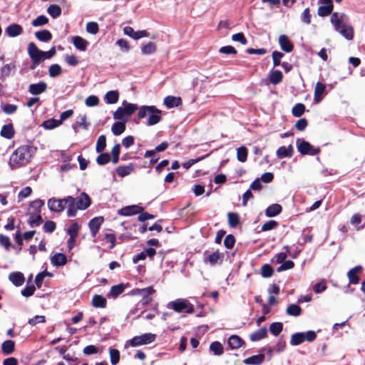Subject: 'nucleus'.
Returning <instances> with one entry per match:
<instances>
[{
	"mask_svg": "<svg viewBox=\"0 0 365 365\" xmlns=\"http://www.w3.org/2000/svg\"><path fill=\"white\" fill-rule=\"evenodd\" d=\"M28 54L31 60L30 68L35 69L38 65L45 60L44 51L40 50L34 42L28 45Z\"/></svg>",
	"mask_w": 365,
	"mask_h": 365,
	"instance_id": "39448f33",
	"label": "nucleus"
},
{
	"mask_svg": "<svg viewBox=\"0 0 365 365\" xmlns=\"http://www.w3.org/2000/svg\"><path fill=\"white\" fill-rule=\"evenodd\" d=\"M326 89V86L322 83L317 82L314 89V101L319 102L322 100V95Z\"/></svg>",
	"mask_w": 365,
	"mask_h": 365,
	"instance_id": "58836bf2",
	"label": "nucleus"
},
{
	"mask_svg": "<svg viewBox=\"0 0 365 365\" xmlns=\"http://www.w3.org/2000/svg\"><path fill=\"white\" fill-rule=\"evenodd\" d=\"M228 224L231 227H236L240 222V216L236 212H228Z\"/></svg>",
	"mask_w": 365,
	"mask_h": 365,
	"instance_id": "79ce46f5",
	"label": "nucleus"
},
{
	"mask_svg": "<svg viewBox=\"0 0 365 365\" xmlns=\"http://www.w3.org/2000/svg\"><path fill=\"white\" fill-rule=\"evenodd\" d=\"M56 228V224L55 222L52 220L46 221L43 226V231L47 233H52L53 232L55 231Z\"/></svg>",
	"mask_w": 365,
	"mask_h": 365,
	"instance_id": "69168bd1",
	"label": "nucleus"
},
{
	"mask_svg": "<svg viewBox=\"0 0 365 365\" xmlns=\"http://www.w3.org/2000/svg\"><path fill=\"white\" fill-rule=\"evenodd\" d=\"M210 351L213 353L214 355L221 356L224 353V347L222 344L217 341H213L210 345Z\"/></svg>",
	"mask_w": 365,
	"mask_h": 365,
	"instance_id": "c9c22d12",
	"label": "nucleus"
},
{
	"mask_svg": "<svg viewBox=\"0 0 365 365\" xmlns=\"http://www.w3.org/2000/svg\"><path fill=\"white\" fill-rule=\"evenodd\" d=\"M207 253H208L207 250H206L204 252V262H209L210 264H211L212 266L215 265L218 262L220 264L222 263L223 258H224V255L222 253L220 252L219 250H216L214 252H212V254L208 255L206 257V255Z\"/></svg>",
	"mask_w": 365,
	"mask_h": 365,
	"instance_id": "f8f14e48",
	"label": "nucleus"
},
{
	"mask_svg": "<svg viewBox=\"0 0 365 365\" xmlns=\"http://www.w3.org/2000/svg\"><path fill=\"white\" fill-rule=\"evenodd\" d=\"M103 222L104 217L103 216L95 217L89 221L88 227L93 237H96Z\"/></svg>",
	"mask_w": 365,
	"mask_h": 365,
	"instance_id": "ddd939ff",
	"label": "nucleus"
},
{
	"mask_svg": "<svg viewBox=\"0 0 365 365\" xmlns=\"http://www.w3.org/2000/svg\"><path fill=\"white\" fill-rule=\"evenodd\" d=\"M76 200L71 196H68L63 199H56L55 197L50 198L47 202L49 210L55 212H61L68 208L67 215L68 217H74V204Z\"/></svg>",
	"mask_w": 365,
	"mask_h": 365,
	"instance_id": "7ed1b4c3",
	"label": "nucleus"
},
{
	"mask_svg": "<svg viewBox=\"0 0 365 365\" xmlns=\"http://www.w3.org/2000/svg\"><path fill=\"white\" fill-rule=\"evenodd\" d=\"M305 106L303 103H297L292 108V113L294 117L299 118L304 114V113L305 112Z\"/></svg>",
	"mask_w": 365,
	"mask_h": 365,
	"instance_id": "de8ad7c7",
	"label": "nucleus"
},
{
	"mask_svg": "<svg viewBox=\"0 0 365 365\" xmlns=\"http://www.w3.org/2000/svg\"><path fill=\"white\" fill-rule=\"evenodd\" d=\"M282 211V207L281 205L274 203L267 207L265 210V215L268 217H273L280 214Z\"/></svg>",
	"mask_w": 365,
	"mask_h": 365,
	"instance_id": "bb28decb",
	"label": "nucleus"
},
{
	"mask_svg": "<svg viewBox=\"0 0 365 365\" xmlns=\"http://www.w3.org/2000/svg\"><path fill=\"white\" fill-rule=\"evenodd\" d=\"M125 290V285L123 283H120L117 285L112 286L110 292L108 293V297L116 299Z\"/></svg>",
	"mask_w": 365,
	"mask_h": 365,
	"instance_id": "c756f323",
	"label": "nucleus"
},
{
	"mask_svg": "<svg viewBox=\"0 0 365 365\" xmlns=\"http://www.w3.org/2000/svg\"><path fill=\"white\" fill-rule=\"evenodd\" d=\"M1 349L4 354L9 355L12 354L15 349V343L12 340H6L3 342Z\"/></svg>",
	"mask_w": 365,
	"mask_h": 365,
	"instance_id": "4c0bfd02",
	"label": "nucleus"
},
{
	"mask_svg": "<svg viewBox=\"0 0 365 365\" xmlns=\"http://www.w3.org/2000/svg\"><path fill=\"white\" fill-rule=\"evenodd\" d=\"M106 147V137L104 135H101L98 137L96 145V150L97 153H102Z\"/></svg>",
	"mask_w": 365,
	"mask_h": 365,
	"instance_id": "603ef678",
	"label": "nucleus"
},
{
	"mask_svg": "<svg viewBox=\"0 0 365 365\" xmlns=\"http://www.w3.org/2000/svg\"><path fill=\"white\" fill-rule=\"evenodd\" d=\"M228 345L232 349H237L245 345V341L237 335H232L228 339Z\"/></svg>",
	"mask_w": 365,
	"mask_h": 365,
	"instance_id": "a211bd4d",
	"label": "nucleus"
},
{
	"mask_svg": "<svg viewBox=\"0 0 365 365\" xmlns=\"http://www.w3.org/2000/svg\"><path fill=\"white\" fill-rule=\"evenodd\" d=\"M80 230V226L76 222H73L68 228L67 233L69 237H77L78 231Z\"/></svg>",
	"mask_w": 365,
	"mask_h": 365,
	"instance_id": "052dcab7",
	"label": "nucleus"
},
{
	"mask_svg": "<svg viewBox=\"0 0 365 365\" xmlns=\"http://www.w3.org/2000/svg\"><path fill=\"white\" fill-rule=\"evenodd\" d=\"M168 307L178 313L185 312L187 314H192L195 312L194 305L185 299H178L175 301L170 302L168 304Z\"/></svg>",
	"mask_w": 365,
	"mask_h": 365,
	"instance_id": "423d86ee",
	"label": "nucleus"
},
{
	"mask_svg": "<svg viewBox=\"0 0 365 365\" xmlns=\"http://www.w3.org/2000/svg\"><path fill=\"white\" fill-rule=\"evenodd\" d=\"M14 134H15V130H14V125L12 123L4 125L0 131L1 136L4 137L6 139H9V140L14 138Z\"/></svg>",
	"mask_w": 365,
	"mask_h": 365,
	"instance_id": "393cba45",
	"label": "nucleus"
},
{
	"mask_svg": "<svg viewBox=\"0 0 365 365\" xmlns=\"http://www.w3.org/2000/svg\"><path fill=\"white\" fill-rule=\"evenodd\" d=\"M76 202L74 204L75 215L78 210H86L91 203V198L86 192H81L79 196L75 198Z\"/></svg>",
	"mask_w": 365,
	"mask_h": 365,
	"instance_id": "9d476101",
	"label": "nucleus"
},
{
	"mask_svg": "<svg viewBox=\"0 0 365 365\" xmlns=\"http://www.w3.org/2000/svg\"><path fill=\"white\" fill-rule=\"evenodd\" d=\"M99 31L98 24L95 21H91L86 24V31L91 34H96Z\"/></svg>",
	"mask_w": 365,
	"mask_h": 365,
	"instance_id": "338daca9",
	"label": "nucleus"
},
{
	"mask_svg": "<svg viewBox=\"0 0 365 365\" xmlns=\"http://www.w3.org/2000/svg\"><path fill=\"white\" fill-rule=\"evenodd\" d=\"M293 153L294 148L292 145H289L287 147L281 146L276 152L277 156L279 158H291L293 155Z\"/></svg>",
	"mask_w": 365,
	"mask_h": 365,
	"instance_id": "6ab92c4d",
	"label": "nucleus"
},
{
	"mask_svg": "<svg viewBox=\"0 0 365 365\" xmlns=\"http://www.w3.org/2000/svg\"><path fill=\"white\" fill-rule=\"evenodd\" d=\"M92 306L95 308H106L107 306L106 299L100 294H95L93 296L91 300Z\"/></svg>",
	"mask_w": 365,
	"mask_h": 365,
	"instance_id": "c85d7f7f",
	"label": "nucleus"
},
{
	"mask_svg": "<svg viewBox=\"0 0 365 365\" xmlns=\"http://www.w3.org/2000/svg\"><path fill=\"white\" fill-rule=\"evenodd\" d=\"M72 41L74 46L81 51H86L88 45V42L79 36L73 37Z\"/></svg>",
	"mask_w": 365,
	"mask_h": 365,
	"instance_id": "2f4dec72",
	"label": "nucleus"
},
{
	"mask_svg": "<svg viewBox=\"0 0 365 365\" xmlns=\"http://www.w3.org/2000/svg\"><path fill=\"white\" fill-rule=\"evenodd\" d=\"M35 36L38 41L42 42H48L52 38L51 33L47 29L36 31L35 33Z\"/></svg>",
	"mask_w": 365,
	"mask_h": 365,
	"instance_id": "f704fd0d",
	"label": "nucleus"
},
{
	"mask_svg": "<svg viewBox=\"0 0 365 365\" xmlns=\"http://www.w3.org/2000/svg\"><path fill=\"white\" fill-rule=\"evenodd\" d=\"M264 358L265 356L264 354H259L245 359L244 363L250 365H259L264 361Z\"/></svg>",
	"mask_w": 365,
	"mask_h": 365,
	"instance_id": "7c9ffc66",
	"label": "nucleus"
},
{
	"mask_svg": "<svg viewBox=\"0 0 365 365\" xmlns=\"http://www.w3.org/2000/svg\"><path fill=\"white\" fill-rule=\"evenodd\" d=\"M28 215L29 217L27 223L31 227H38L43 222V218L41 213L29 212Z\"/></svg>",
	"mask_w": 365,
	"mask_h": 365,
	"instance_id": "aec40b11",
	"label": "nucleus"
},
{
	"mask_svg": "<svg viewBox=\"0 0 365 365\" xmlns=\"http://www.w3.org/2000/svg\"><path fill=\"white\" fill-rule=\"evenodd\" d=\"M133 170V163H129L128 165H120L117 167L115 169L117 175L121 178H124L130 175Z\"/></svg>",
	"mask_w": 365,
	"mask_h": 365,
	"instance_id": "cd10ccee",
	"label": "nucleus"
},
{
	"mask_svg": "<svg viewBox=\"0 0 365 365\" xmlns=\"http://www.w3.org/2000/svg\"><path fill=\"white\" fill-rule=\"evenodd\" d=\"M123 32L125 35L131 37L133 39H139L143 37L149 36V33L146 30H142L138 31H135L134 29L131 26H125L123 28Z\"/></svg>",
	"mask_w": 365,
	"mask_h": 365,
	"instance_id": "2eb2a0df",
	"label": "nucleus"
},
{
	"mask_svg": "<svg viewBox=\"0 0 365 365\" xmlns=\"http://www.w3.org/2000/svg\"><path fill=\"white\" fill-rule=\"evenodd\" d=\"M304 341V333L303 332H297L292 335L290 339V344L292 346H297L301 344Z\"/></svg>",
	"mask_w": 365,
	"mask_h": 365,
	"instance_id": "c03bdc74",
	"label": "nucleus"
},
{
	"mask_svg": "<svg viewBox=\"0 0 365 365\" xmlns=\"http://www.w3.org/2000/svg\"><path fill=\"white\" fill-rule=\"evenodd\" d=\"M9 279L16 287L21 286L25 281L24 274L20 272H11L9 276Z\"/></svg>",
	"mask_w": 365,
	"mask_h": 365,
	"instance_id": "5701e85b",
	"label": "nucleus"
},
{
	"mask_svg": "<svg viewBox=\"0 0 365 365\" xmlns=\"http://www.w3.org/2000/svg\"><path fill=\"white\" fill-rule=\"evenodd\" d=\"M144 208L138 205H128L118 210V215L120 216H131L142 212Z\"/></svg>",
	"mask_w": 365,
	"mask_h": 365,
	"instance_id": "9b49d317",
	"label": "nucleus"
},
{
	"mask_svg": "<svg viewBox=\"0 0 365 365\" xmlns=\"http://www.w3.org/2000/svg\"><path fill=\"white\" fill-rule=\"evenodd\" d=\"M155 289L153 288V286L148 287L146 288L143 289H133L132 294L133 295H140L141 296V299L140 300L139 303L143 306L145 307L148 304H149L152 301V294L155 293Z\"/></svg>",
	"mask_w": 365,
	"mask_h": 365,
	"instance_id": "0eeeda50",
	"label": "nucleus"
},
{
	"mask_svg": "<svg viewBox=\"0 0 365 365\" xmlns=\"http://www.w3.org/2000/svg\"><path fill=\"white\" fill-rule=\"evenodd\" d=\"M363 270V267L361 265L355 266L354 267L349 269L347 272V277L349 282L351 284H357L359 282L360 278L359 274Z\"/></svg>",
	"mask_w": 365,
	"mask_h": 365,
	"instance_id": "4468645a",
	"label": "nucleus"
},
{
	"mask_svg": "<svg viewBox=\"0 0 365 365\" xmlns=\"http://www.w3.org/2000/svg\"><path fill=\"white\" fill-rule=\"evenodd\" d=\"M302 313V309L301 307L297 304H290L287 308V314L293 316V317H298Z\"/></svg>",
	"mask_w": 365,
	"mask_h": 365,
	"instance_id": "a18cd8bd",
	"label": "nucleus"
},
{
	"mask_svg": "<svg viewBox=\"0 0 365 365\" xmlns=\"http://www.w3.org/2000/svg\"><path fill=\"white\" fill-rule=\"evenodd\" d=\"M30 208L34 210L33 213H41V208L44 206V201L40 199L30 202Z\"/></svg>",
	"mask_w": 365,
	"mask_h": 365,
	"instance_id": "49530a36",
	"label": "nucleus"
},
{
	"mask_svg": "<svg viewBox=\"0 0 365 365\" xmlns=\"http://www.w3.org/2000/svg\"><path fill=\"white\" fill-rule=\"evenodd\" d=\"M155 340V335L151 333H147L140 336H135L130 340L132 346H138L143 344H148Z\"/></svg>",
	"mask_w": 365,
	"mask_h": 365,
	"instance_id": "1a4fd4ad",
	"label": "nucleus"
},
{
	"mask_svg": "<svg viewBox=\"0 0 365 365\" xmlns=\"http://www.w3.org/2000/svg\"><path fill=\"white\" fill-rule=\"evenodd\" d=\"M294 262H292V260H287V261L285 260L277 269V271L278 272H282V271L291 269L294 268Z\"/></svg>",
	"mask_w": 365,
	"mask_h": 365,
	"instance_id": "774afa93",
	"label": "nucleus"
},
{
	"mask_svg": "<svg viewBox=\"0 0 365 365\" xmlns=\"http://www.w3.org/2000/svg\"><path fill=\"white\" fill-rule=\"evenodd\" d=\"M119 93L118 91H110L106 93L105 96L106 102L108 104H113L118 102Z\"/></svg>",
	"mask_w": 365,
	"mask_h": 365,
	"instance_id": "ea45409f",
	"label": "nucleus"
},
{
	"mask_svg": "<svg viewBox=\"0 0 365 365\" xmlns=\"http://www.w3.org/2000/svg\"><path fill=\"white\" fill-rule=\"evenodd\" d=\"M48 23V19L44 15H41V16H38L35 19H34L31 22V24L34 27H38L41 26L46 25Z\"/></svg>",
	"mask_w": 365,
	"mask_h": 365,
	"instance_id": "13d9d810",
	"label": "nucleus"
},
{
	"mask_svg": "<svg viewBox=\"0 0 365 365\" xmlns=\"http://www.w3.org/2000/svg\"><path fill=\"white\" fill-rule=\"evenodd\" d=\"M62 73V68L60 65L55 63L50 66L48 68L49 76L51 78H56L60 76Z\"/></svg>",
	"mask_w": 365,
	"mask_h": 365,
	"instance_id": "8fccbe9b",
	"label": "nucleus"
},
{
	"mask_svg": "<svg viewBox=\"0 0 365 365\" xmlns=\"http://www.w3.org/2000/svg\"><path fill=\"white\" fill-rule=\"evenodd\" d=\"M126 120L115 122L111 127V131L115 135H120L125 130Z\"/></svg>",
	"mask_w": 365,
	"mask_h": 365,
	"instance_id": "473e14b6",
	"label": "nucleus"
},
{
	"mask_svg": "<svg viewBox=\"0 0 365 365\" xmlns=\"http://www.w3.org/2000/svg\"><path fill=\"white\" fill-rule=\"evenodd\" d=\"M248 151L246 147L241 146L237 150V158L240 162L244 163L247 160Z\"/></svg>",
	"mask_w": 365,
	"mask_h": 365,
	"instance_id": "864d4df0",
	"label": "nucleus"
},
{
	"mask_svg": "<svg viewBox=\"0 0 365 365\" xmlns=\"http://www.w3.org/2000/svg\"><path fill=\"white\" fill-rule=\"evenodd\" d=\"M61 125V120H56L53 118L46 120L43 122L42 126L45 129L51 130Z\"/></svg>",
	"mask_w": 365,
	"mask_h": 365,
	"instance_id": "09e8293b",
	"label": "nucleus"
},
{
	"mask_svg": "<svg viewBox=\"0 0 365 365\" xmlns=\"http://www.w3.org/2000/svg\"><path fill=\"white\" fill-rule=\"evenodd\" d=\"M283 74L279 70H274L270 72L269 76V82L273 85H277L282 82Z\"/></svg>",
	"mask_w": 365,
	"mask_h": 365,
	"instance_id": "72a5a7b5",
	"label": "nucleus"
},
{
	"mask_svg": "<svg viewBox=\"0 0 365 365\" xmlns=\"http://www.w3.org/2000/svg\"><path fill=\"white\" fill-rule=\"evenodd\" d=\"M279 44L282 51L287 53H290L294 50V45L289 39L288 36L282 34L279 37Z\"/></svg>",
	"mask_w": 365,
	"mask_h": 365,
	"instance_id": "dca6fc26",
	"label": "nucleus"
},
{
	"mask_svg": "<svg viewBox=\"0 0 365 365\" xmlns=\"http://www.w3.org/2000/svg\"><path fill=\"white\" fill-rule=\"evenodd\" d=\"M6 33L10 37H16L23 33V28L18 24H12L6 29Z\"/></svg>",
	"mask_w": 365,
	"mask_h": 365,
	"instance_id": "4be33fe9",
	"label": "nucleus"
},
{
	"mask_svg": "<svg viewBox=\"0 0 365 365\" xmlns=\"http://www.w3.org/2000/svg\"><path fill=\"white\" fill-rule=\"evenodd\" d=\"M120 153V144H115L111 150V160L113 163L116 164L119 161V155Z\"/></svg>",
	"mask_w": 365,
	"mask_h": 365,
	"instance_id": "bf43d9fd",
	"label": "nucleus"
},
{
	"mask_svg": "<svg viewBox=\"0 0 365 365\" xmlns=\"http://www.w3.org/2000/svg\"><path fill=\"white\" fill-rule=\"evenodd\" d=\"M109 354L111 364L113 365L117 364L120 361V351L116 349H110Z\"/></svg>",
	"mask_w": 365,
	"mask_h": 365,
	"instance_id": "680f3d73",
	"label": "nucleus"
},
{
	"mask_svg": "<svg viewBox=\"0 0 365 365\" xmlns=\"http://www.w3.org/2000/svg\"><path fill=\"white\" fill-rule=\"evenodd\" d=\"M123 111L125 113L127 116H130L133 114L137 110H139L138 106L136 104L128 103L126 101H124L122 103Z\"/></svg>",
	"mask_w": 365,
	"mask_h": 365,
	"instance_id": "e433bc0d",
	"label": "nucleus"
},
{
	"mask_svg": "<svg viewBox=\"0 0 365 365\" xmlns=\"http://www.w3.org/2000/svg\"><path fill=\"white\" fill-rule=\"evenodd\" d=\"M163 103L168 108H172L180 106L182 99L180 97L168 96L164 98Z\"/></svg>",
	"mask_w": 365,
	"mask_h": 365,
	"instance_id": "412c9836",
	"label": "nucleus"
},
{
	"mask_svg": "<svg viewBox=\"0 0 365 365\" xmlns=\"http://www.w3.org/2000/svg\"><path fill=\"white\" fill-rule=\"evenodd\" d=\"M272 60H273V66L277 67L282 64L281 59L284 56V53L278 51H274L272 52Z\"/></svg>",
	"mask_w": 365,
	"mask_h": 365,
	"instance_id": "0e129e2a",
	"label": "nucleus"
},
{
	"mask_svg": "<svg viewBox=\"0 0 365 365\" xmlns=\"http://www.w3.org/2000/svg\"><path fill=\"white\" fill-rule=\"evenodd\" d=\"M334 5L322 4L318 7L317 14L320 17H327L331 15L330 22L334 26L336 31L340 33L346 39L351 40L354 38V29L352 26L344 23L347 16L344 13L333 12Z\"/></svg>",
	"mask_w": 365,
	"mask_h": 365,
	"instance_id": "f257e3e1",
	"label": "nucleus"
},
{
	"mask_svg": "<svg viewBox=\"0 0 365 365\" xmlns=\"http://www.w3.org/2000/svg\"><path fill=\"white\" fill-rule=\"evenodd\" d=\"M47 12L51 17L55 19L61 14V9L57 4H51L48 7Z\"/></svg>",
	"mask_w": 365,
	"mask_h": 365,
	"instance_id": "37998d69",
	"label": "nucleus"
},
{
	"mask_svg": "<svg viewBox=\"0 0 365 365\" xmlns=\"http://www.w3.org/2000/svg\"><path fill=\"white\" fill-rule=\"evenodd\" d=\"M157 50L156 43L154 42H148L146 44L143 45L141 48V51L143 54L150 55L155 53Z\"/></svg>",
	"mask_w": 365,
	"mask_h": 365,
	"instance_id": "a19ab883",
	"label": "nucleus"
},
{
	"mask_svg": "<svg viewBox=\"0 0 365 365\" xmlns=\"http://www.w3.org/2000/svg\"><path fill=\"white\" fill-rule=\"evenodd\" d=\"M283 250H284L285 252H279L274 255V259H275L276 262L278 264H282L284 261H285L287 257V254L289 253V246H284Z\"/></svg>",
	"mask_w": 365,
	"mask_h": 365,
	"instance_id": "3c124183",
	"label": "nucleus"
},
{
	"mask_svg": "<svg viewBox=\"0 0 365 365\" xmlns=\"http://www.w3.org/2000/svg\"><path fill=\"white\" fill-rule=\"evenodd\" d=\"M36 151V148L29 145L18 147L11 155L9 165L11 170H15L27 165Z\"/></svg>",
	"mask_w": 365,
	"mask_h": 365,
	"instance_id": "f03ea898",
	"label": "nucleus"
},
{
	"mask_svg": "<svg viewBox=\"0 0 365 365\" xmlns=\"http://www.w3.org/2000/svg\"><path fill=\"white\" fill-rule=\"evenodd\" d=\"M101 154L96 158V163L99 165H104L111 160L110 155L108 153H100Z\"/></svg>",
	"mask_w": 365,
	"mask_h": 365,
	"instance_id": "6e6d98bb",
	"label": "nucleus"
},
{
	"mask_svg": "<svg viewBox=\"0 0 365 365\" xmlns=\"http://www.w3.org/2000/svg\"><path fill=\"white\" fill-rule=\"evenodd\" d=\"M47 84L43 81H40L38 83H32L29 86V92L34 96L39 95L46 91Z\"/></svg>",
	"mask_w": 365,
	"mask_h": 365,
	"instance_id": "f3484780",
	"label": "nucleus"
},
{
	"mask_svg": "<svg viewBox=\"0 0 365 365\" xmlns=\"http://www.w3.org/2000/svg\"><path fill=\"white\" fill-rule=\"evenodd\" d=\"M278 222L276 220H269L263 224L262 226L261 230L263 232L269 231L273 229H275L278 227Z\"/></svg>",
	"mask_w": 365,
	"mask_h": 365,
	"instance_id": "e2e57ef3",
	"label": "nucleus"
},
{
	"mask_svg": "<svg viewBox=\"0 0 365 365\" xmlns=\"http://www.w3.org/2000/svg\"><path fill=\"white\" fill-rule=\"evenodd\" d=\"M267 336V329L265 327H261L260 329L252 332L250 336V339L252 341H257L263 339Z\"/></svg>",
	"mask_w": 365,
	"mask_h": 365,
	"instance_id": "a878e982",
	"label": "nucleus"
},
{
	"mask_svg": "<svg viewBox=\"0 0 365 365\" xmlns=\"http://www.w3.org/2000/svg\"><path fill=\"white\" fill-rule=\"evenodd\" d=\"M51 262L53 266H63L67 263V257L65 254L56 253L51 258Z\"/></svg>",
	"mask_w": 365,
	"mask_h": 365,
	"instance_id": "b1692460",
	"label": "nucleus"
},
{
	"mask_svg": "<svg viewBox=\"0 0 365 365\" xmlns=\"http://www.w3.org/2000/svg\"><path fill=\"white\" fill-rule=\"evenodd\" d=\"M274 269L269 264H264L261 267V275L264 278H269L272 276Z\"/></svg>",
	"mask_w": 365,
	"mask_h": 365,
	"instance_id": "4d7b16f0",
	"label": "nucleus"
},
{
	"mask_svg": "<svg viewBox=\"0 0 365 365\" xmlns=\"http://www.w3.org/2000/svg\"><path fill=\"white\" fill-rule=\"evenodd\" d=\"M161 112L154 106H143L139 108L138 118L142 119L149 115L146 124L149 126L154 125L161 120Z\"/></svg>",
	"mask_w": 365,
	"mask_h": 365,
	"instance_id": "20e7f679",
	"label": "nucleus"
},
{
	"mask_svg": "<svg viewBox=\"0 0 365 365\" xmlns=\"http://www.w3.org/2000/svg\"><path fill=\"white\" fill-rule=\"evenodd\" d=\"M298 151L303 155H315L321 152L319 148H315L309 142L298 138L296 142Z\"/></svg>",
	"mask_w": 365,
	"mask_h": 365,
	"instance_id": "6e6552de",
	"label": "nucleus"
},
{
	"mask_svg": "<svg viewBox=\"0 0 365 365\" xmlns=\"http://www.w3.org/2000/svg\"><path fill=\"white\" fill-rule=\"evenodd\" d=\"M283 329L282 322H273L269 326V331L274 336H278Z\"/></svg>",
	"mask_w": 365,
	"mask_h": 365,
	"instance_id": "5fc2aeb1",
	"label": "nucleus"
}]
</instances>
